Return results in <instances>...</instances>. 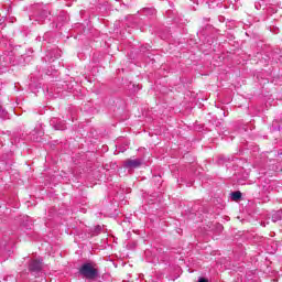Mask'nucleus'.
Masks as SVG:
<instances>
[{
    "instance_id": "nucleus-1",
    "label": "nucleus",
    "mask_w": 282,
    "mask_h": 282,
    "mask_svg": "<svg viewBox=\"0 0 282 282\" xmlns=\"http://www.w3.org/2000/svg\"><path fill=\"white\" fill-rule=\"evenodd\" d=\"M79 276L88 281H96L100 279V269L95 262H85L78 269Z\"/></svg>"
},
{
    "instance_id": "nucleus-2",
    "label": "nucleus",
    "mask_w": 282,
    "mask_h": 282,
    "mask_svg": "<svg viewBox=\"0 0 282 282\" xmlns=\"http://www.w3.org/2000/svg\"><path fill=\"white\" fill-rule=\"evenodd\" d=\"M126 169H138L142 166V160L140 159H128L124 161Z\"/></svg>"
},
{
    "instance_id": "nucleus-3",
    "label": "nucleus",
    "mask_w": 282,
    "mask_h": 282,
    "mask_svg": "<svg viewBox=\"0 0 282 282\" xmlns=\"http://www.w3.org/2000/svg\"><path fill=\"white\" fill-rule=\"evenodd\" d=\"M29 270L30 272H41L43 270V262L41 260H31Z\"/></svg>"
},
{
    "instance_id": "nucleus-4",
    "label": "nucleus",
    "mask_w": 282,
    "mask_h": 282,
    "mask_svg": "<svg viewBox=\"0 0 282 282\" xmlns=\"http://www.w3.org/2000/svg\"><path fill=\"white\" fill-rule=\"evenodd\" d=\"M231 198L234 199V202H239V199H241V192H234L231 194Z\"/></svg>"
},
{
    "instance_id": "nucleus-5",
    "label": "nucleus",
    "mask_w": 282,
    "mask_h": 282,
    "mask_svg": "<svg viewBox=\"0 0 282 282\" xmlns=\"http://www.w3.org/2000/svg\"><path fill=\"white\" fill-rule=\"evenodd\" d=\"M198 282H208L206 278H199Z\"/></svg>"
},
{
    "instance_id": "nucleus-6",
    "label": "nucleus",
    "mask_w": 282,
    "mask_h": 282,
    "mask_svg": "<svg viewBox=\"0 0 282 282\" xmlns=\"http://www.w3.org/2000/svg\"><path fill=\"white\" fill-rule=\"evenodd\" d=\"M61 129H65V127H62Z\"/></svg>"
}]
</instances>
